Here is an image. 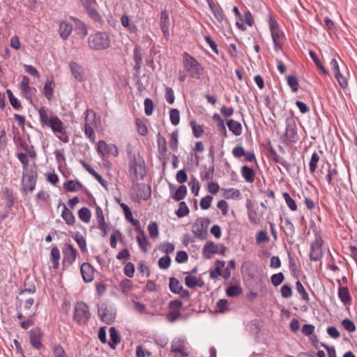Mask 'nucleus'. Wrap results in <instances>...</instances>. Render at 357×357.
<instances>
[{"label": "nucleus", "mask_w": 357, "mask_h": 357, "mask_svg": "<svg viewBox=\"0 0 357 357\" xmlns=\"http://www.w3.org/2000/svg\"><path fill=\"white\" fill-rule=\"evenodd\" d=\"M287 81L291 91L294 93L297 92L299 86L297 77L295 75H289L287 77Z\"/></svg>", "instance_id": "nucleus-53"}, {"label": "nucleus", "mask_w": 357, "mask_h": 357, "mask_svg": "<svg viewBox=\"0 0 357 357\" xmlns=\"http://www.w3.org/2000/svg\"><path fill=\"white\" fill-rule=\"evenodd\" d=\"M73 238L78 244V246L82 251V252H87V248H86V242L84 237L79 232L77 231L75 233L73 236Z\"/></svg>", "instance_id": "nucleus-36"}, {"label": "nucleus", "mask_w": 357, "mask_h": 357, "mask_svg": "<svg viewBox=\"0 0 357 357\" xmlns=\"http://www.w3.org/2000/svg\"><path fill=\"white\" fill-rule=\"evenodd\" d=\"M110 342L109 346L111 349H115L116 345L121 342V337L115 327H110L109 329Z\"/></svg>", "instance_id": "nucleus-27"}, {"label": "nucleus", "mask_w": 357, "mask_h": 357, "mask_svg": "<svg viewBox=\"0 0 357 357\" xmlns=\"http://www.w3.org/2000/svg\"><path fill=\"white\" fill-rule=\"evenodd\" d=\"M273 158V160L277 162L283 166L285 169L289 172V171L291 169V165L284 158L279 155L278 153H276Z\"/></svg>", "instance_id": "nucleus-56"}, {"label": "nucleus", "mask_w": 357, "mask_h": 357, "mask_svg": "<svg viewBox=\"0 0 357 357\" xmlns=\"http://www.w3.org/2000/svg\"><path fill=\"white\" fill-rule=\"evenodd\" d=\"M89 47L95 51L105 50L109 47L111 39L109 36L103 31H98L91 34L88 38Z\"/></svg>", "instance_id": "nucleus-3"}, {"label": "nucleus", "mask_w": 357, "mask_h": 357, "mask_svg": "<svg viewBox=\"0 0 357 357\" xmlns=\"http://www.w3.org/2000/svg\"><path fill=\"white\" fill-rule=\"evenodd\" d=\"M36 288L34 283L29 280V278L26 279L24 283V288L21 291V294L24 293L33 294L36 292Z\"/></svg>", "instance_id": "nucleus-50"}, {"label": "nucleus", "mask_w": 357, "mask_h": 357, "mask_svg": "<svg viewBox=\"0 0 357 357\" xmlns=\"http://www.w3.org/2000/svg\"><path fill=\"white\" fill-rule=\"evenodd\" d=\"M20 89L22 91V96L30 102H32V96L33 95V92L36 91V88L29 86Z\"/></svg>", "instance_id": "nucleus-61"}, {"label": "nucleus", "mask_w": 357, "mask_h": 357, "mask_svg": "<svg viewBox=\"0 0 357 357\" xmlns=\"http://www.w3.org/2000/svg\"><path fill=\"white\" fill-rule=\"evenodd\" d=\"M112 150H114L115 153H113L114 156L118 155V149L114 144L108 145L105 141L100 140L98 143V151L102 155L103 158H108L110 155Z\"/></svg>", "instance_id": "nucleus-17"}, {"label": "nucleus", "mask_w": 357, "mask_h": 357, "mask_svg": "<svg viewBox=\"0 0 357 357\" xmlns=\"http://www.w3.org/2000/svg\"><path fill=\"white\" fill-rule=\"evenodd\" d=\"M190 126L192 129V132L196 138H199L204 134V128L201 125H198L195 120H192L190 123Z\"/></svg>", "instance_id": "nucleus-46"}, {"label": "nucleus", "mask_w": 357, "mask_h": 357, "mask_svg": "<svg viewBox=\"0 0 357 357\" xmlns=\"http://www.w3.org/2000/svg\"><path fill=\"white\" fill-rule=\"evenodd\" d=\"M77 251L73 245L67 243L63 252L62 264L63 268L70 267L75 261Z\"/></svg>", "instance_id": "nucleus-11"}, {"label": "nucleus", "mask_w": 357, "mask_h": 357, "mask_svg": "<svg viewBox=\"0 0 357 357\" xmlns=\"http://www.w3.org/2000/svg\"><path fill=\"white\" fill-rule=\"evenodd\" d=\"M284 280V274L282 272H280L278 273L273 274L271 277V282L273 284V286L277 287L282 284V282Z\"/></svg>", "instance_id": "nucleus-62"}, {"label": "nucleus", "mask_w": 357, "mask_h": 357, "mask_svg": "<svg viewBox=\"0 0 357 357\" xmlns=\"http://www.w3.org/2000/svg\"><path fill=\"white\" fill-rule=\"evenodd\" d=\"M182 56L183 68L186 73L191 78L199 79L204 73L202 64L188 52H183Z\"/></svg>", "instance_id": "nucleus-2"}, {"label": "nucleus", "mask_w": 357, "mask_h": 357, "mask_svg": "<svg viewBox=\"0 0 357 357\" xmlns=\"http://www.w3.org/2000/svg\"><path fill=\"white\" fill-rule=\"evenodd\" d=\"M208 6L212 11L215 18L220 24H229V21L225 15L224 10L219 3H214L212 1H208Z\"/></svg>", "instance_id": "nucleus-15"}, {"label": "nucleus", "mask_w": 357, "mask_h": 357, "mask_svg": "<svg viewBox=\"0 0 357 357\" xmlns=\"http://www.w3.org/2000/svg\"><path fill=\"white\" fill-rule=\"evenodd\" d=\"M132 282L129 279L124 278L119 282V289L125 295H128L132 291Z\"/></svg>", "instance_id": "nucleus-34"}, {"label": "nucleus", "mask_w": 357, "mask_h": 357, "mask_svg": "<svg viewBox=\"0 0 357 357\" xmlns=\"http://www.w3.org/2000/svg\"><path fill=\"white\" fill-rule=\"evenodd\" d=\"M55 87V82L53 77L47 79L43 86V94L48 100H52L54 97V89Z\"/></svg>", "instance_id": "nucleus-24"}, {"label": "nucleus", "mask_w": 357, "mask_h": 357, "mask_svg": "<svg viewBox=\"0 0 357 357\" xmlns=\"http://www.w3.org/2000/svg\"><path fill=\"white\" fill-rule=\"evenodd\" d=\"M181 317L182 314L179 310H170L166 314V319L170 323H174Z\"/></svg>", "instance_id": "nucleus-58"}, {"label": "nucleus", "mask_w": 357, "mask_h": 357, "mask_svg": "<svg viewBox=\"0 0 357 357\" xmlns=\"http://www.w3.org/2000/svg\"><path fill=\"white\" fill-rule=\"evenodd\" d=\"M224 191L223 196L225 198L239 199L241 196L240 191L236 188L222 189Z\"/></svg>", "instance_id": "nucleus-41"}, {"label": "nucleus", "mask_w": 357, "mask_h": 357, "mask_svg": "<svg viewBox=\"0 0 357 357\" xmlns=\"http://www.w3.org/2000/svg\"><path fill=\"white\" fill-rule=\"evenodd\" d=\"M341 325L349 333H353L356 331V325L353 321L349 318H345L342 320Z\"/></svg>", "instance_id": "nucleus-51"}, {"label": "nucleus", "mask_w": 357, "mask_h": 357, "mask_svg": "<svg viewBox=\"0 0 357 357\" xmlns=\"http://www.w3.org/2000/svg\"><path fill=\"white\" fill-rule=\"evenodd\" d=\"M52 351L54 357H68L63 347L60 344H54Z\"/></svg>", "instance_id": "nucleus-55"}, {"label": "nucleus", "mask_w": 357, "mask_h": 357, "mask_svg": "<svg viewBox=\"0 0 357 357\" xmlns=\"http://www.w3.org/2000/svg\"><path fill=\"white\" fill-rule=\"evenodd\" d=\"M31 345L36 349H40L43 344V332L40 327H34L29 331Z\"/></svg>", "instance_id": "nucleus-13"}, {"label": "nucleus", "mask_w": 357, "mask_h": 357, "mask_svg": "<svg viewBox=\"0 0 357 357\" xmlns=\"http://www.w3.org/2000/svg\"><path fill=\"white\" fill-rule=\"evenodd\" d=\"M88 16L95 22H98L100 24H102L104 23V20L102 19L100 14L96 9V6L89 7L84 8Z\"/></svg>", "instance_id": "nucleus-26"}, {"label": "nucleus", "mask_w": 357, "mask_h": 357, "mask_svg": "<svg viewBox=\"0 0 357 357\" xmlns=\"http://www.w3.org/2000/svg\"><path fill=\"white\" fill-rule=\"evenodd\" d=\"M69 68L71 73L77 81L82 82L86 79L84 69L81 65L75 61H70Z\"/></svg>", "instance_id": "nucleus-16"}, {"label": "nucleus", "mask_w": 357, "mask_h": 357, "mask_svg": "<svg viewBox=\"0 0 357 357\" xmlns=\"http://www.w3.org/2000/svg\"><path fill=\"white\" fill-rule=\"evenodd\" d=\"M127 153L130 159L128 172L132 181H137L139 178L143 179L146 173L143 158L132 150L128 151Z\"/></svg>", "instance_id": "nucleus-1"}, {"label": "nucleus", "mask_w": 357, "mask_h": 357, "mask_svg": "<svg viewBox=\"0 0 357 357\" xmlns=\"http://www.w3.org/2000/svg\"><path fill=\"white\" fill-rule=\"evenodd\" d=\"M241 173L246 182L253 183L255 181V172L252 168L243 165L241 169Z\"/></svg>", "instance_id": "nucleus-25"}, {"label": "nucleus", "mask_w": 357, "mask_h": 357, "mask_svg": "<svg viewBox=\"0 0 357 357\" xmlns=\"http://www.w3.org/2000/svg\"><path fill=\"white\" fill-rule=\"evenodd\" d=\"M73 31V24L67 22L66 21H62L59 27V32L60 37L66 40L68 38L69 36Z\"/></svg>", "instance_id": "nucleus-23"}, {"label": "nucleus", "mask_w": 357, "mask_h": 357, "mask_svg": "<svg viewBox=\"0 0 357 357\" xmlns=\"http://www.w3.org/2000/svg\"><path fill=\"white\" fill-rule=\"evenodd\" d=\"M38 171L36 165L30 167L29 171L22 173V185L25 193L33 192L36 185Z\"/></svg>", "instance_id": "nucleus-6"}, {"label": "nucleus", "mask_w": 357, "mask_h": 357, "mask_svg": "<svg viewBox=\"0 0 357 357\" xmlns=\"http://www.w3.org/2000/svg\"><path fill=\"white\" fill-rule=\"evenodd\" d=\"M94 271H95V269L89 263L85 262L82 264L81 274H82L83 280L86 283L91 282L93 280Z\"/></svg>", "instance_id": "nucleus-19"}, {"label": "nucleus", "mask_w": 357, "mask_h": 357, "mask_svg": "<svg viewBox=\"0 0 357 357\" xmlns=\"http://www.w3.org/2000/svg\"><path fill=\"white\" fill-rule=\"evenodd\" d=\"M178 130H176L171 133L170 142H169L170 148L172 149L173 151H175V152L178 151Z\"/></svg>", "instance_id": "nucleus-49"}, {"label": "nucleus", "mask_w": 357, "mask_h": 357, "mask_svg": "<svg viewBox=\"0 0 357 357\" xmlns=\"http://www.w3.org/2000/svg\"><path fill=\"white\" fill-rule=\"evenodd\" d=\"M91 317L89 307L84 301H78L74 308L73 320L79 325L86 324Z\"/></svg>", "instance_id": "nucleus-5"}, {"label": "nucleus", "mask_w": 357, "mask_h": 357, "mask_svg": "<svg viewBox=\"0 0 357 357\" xmlns=\"http://www.w3.org/2000/svg\"><path fill=\"white\" fill-rule=\"evenodd\" d=\"M149 236L152 238H155L159 235L158 227L155 222H151L148 226Z\"/></svg>", "instance_id": "nucleus-63"}, {"label": "nucleus", "mask_w": 357, "mask_h": 357, "mask_svg": "<svg viewBox=\"0 0 357 357\" xmlns=\"http://www.w3.org/2000/svg\"><path fill=\"white\" fill-rule=\"evenodd\" d=\"M174 245L169 242H164L161 243L158 247V249L161 252L167 254L166 255H168V254L172 253L174 250Z\"/></svg>", "instance_id": "nucleus-59"}, {"label": "nucleus", "mask_w": 357, "mask_h": 357, "mask_svg": "<svg viewBox=\"0 0 357 357\" xmlns=\"http://www.w3.org/2000/svg\"><path fill=\"white\" fill-rule=\"evenodd\" d=\"M98 314L100 320L107 324H112L116 318V310L105 303L98 305Z\"/></svg>", "instance_id": "nucleus-7"}, {"label": "nucleus", "mask_w": 357, "mask_h": 357, "mask_svg": "<svg viewBox=\"0 0 357 357\" xmlns=\"http://www.w3.org/2000/svg\"><path fill=\"white\" fill-rule=\"evenodd\" d=\"M20 146L25 151L24 153L27 154L31 158L35 159L36 158V152L32 145L29 146L25 142H21Z\"/></svg>", "instance_id": "nucleus-48"}, {"label": "nucleus", "mask_w": 357, "mask_h": 357, "mask_svg": "<svg viewBox=\"0 0 357 357\" xmlns=\"http://www.w3.org/2000/svg\"><path fill=\"white\" fill-rule=\"evenodd\" d=\"M157 144L159 158L160 160H166L167 158V148L166 139L161 135L160 132L157 135Z\"/></svg>", "instance_id": "nucleus-20"}, {"label": "nucleus", "mask_w": 357, "mask_h": 357, "mask_svg": "<svg viewBox=\"0 0 357 357\" xmlns=\"http://www.w3.org/2000/svg\"><path fill=\"white\" fill-rule=\"evenodd\" d=\"M75 21H77L76 28L78 31L77 34L80 36L82 38H84L88 34V29L86 25L82 21L76 20L73 17Z\"/></svg>", "instance_id": "nucleus-45"}, {"label": "nucleus", "mask_w": 357, "mask_h": 357, "mask_svg": "<svg viewBox=\"0 0 357 357\" xmlns=\"http://www.w3.org/2000/svg\"><path fill=\"white\" fill-rule=\"evenodd\" d=\"M160 26L164 37L167 40L169 36V13L166 10H162L160 13Z\"/></svg>", "instance_id": "nucleus-18"}, {"label": "nucleus", "mask_w": 357, "mask_h": 357, "mask_svg": "<svg viewBox=\"0 0 357 357\" xmlns=\"http://www.w3.org/2000/svg\"><path fill=\"white\" fill-rule=\"evenodd\" d=\"M211 220L208 217L201 218L192 226V233L200 240H204L208 236V227Z\"/></svg>", "instance_id": "nucleus-8"}, {"label": "nucleus", "mask_w": 357, "mask_h": 357, "mask_svg": "<svg viewBox=\"0 0 357 357\" xmlns=\"http://www.w3.org/2000/svg\"><path fill=\"white\" fill-rule=\"evenodd\" d=\"M227 126L229 130L236 136H239L242 133V126L241 124L233 119L227 120Z\"/></svg>", "instance_id": "nucleus-29"}, {"label": "nucleus", "mask_w": 357, "mask_h": 357, "mask_svg": "<svg viewBox=\"0 0 357 357\" xmlns=\"http://www.w3.org/2000/svg\"><path fill=\"white\" fill-rule=\"evenodd\" d=\"M216 253H218V245L213 241H207L202 250L204 258L209 259L212 257V255Z\"/></svg>", "instance_id": "nucleus-22"}, {"label": "nucleus", "mask_w": 357, "mask_h": 357, "mask_svg": "<svg viewBox=\"0 0 357 357\" xmlns=\"http://www.w3.org/2000/svg\"><path fill=\"white\" fill-rule=\"evenodd\" d=\"M187 195V188L184 185H180L178 189L176 190L174 194L172 195V198L176 201L179 202L183 199Z\"/></svg>", "instance_id": "nucleus-40"}, {"label": "nucleus", "mask_w": 357, "mask_h": 357, "mask_svg": "<svg viewBox=\"0 0 357 357\" xmlns=\"http://www.w3.org/2000/svg\"><path fill=\"white\" fill-rule=\"evenodd\" d=\"M310 56L315 63L316 66L323 73L324 75H328V72L325 68V67L322 65L321 61L318 58L316 52L313 50H310L309 52Z\"/></svg>", "instance_id": "nucleus-42"}, {"label": "nucleus", "mask_w": 357, "mask_h": 357, "mask_svg": "<svg viewBox=\"0 0 357 357\" xmlns=\"http://www.w3.org/2000/svg\"><path fill=\"white\" fill-rule=\"evenodd\" d=\"M324 252L322 250V240L321 237L316 235L314 241L310 245V259L317 261L322 258Z\"/></svg>", "instance_id": "nucleus-12"}, {"label": "nucleus", "mask_w": 357, "mask_h": 357, "mask_svg": "<svg viewBox=\"0 0 357 357\" xmlns=\"http://www.w3.org/2000/svg\"><path fill=\"white\" fill-rule=\"evenodd\" d=\"M242 294V289L238 285H230L226 289V294L229 297H236Z\"/></svg>", "instance_id": "nucleus-44"}, {"label": "nucleus", "mask_w": 357, "mask_h": 357, "mask_svg": "<svg viewBox=\"0 0 357 357\" xmlns=\"http://www.w3.org/2000/svg\"><path fill=\"white\" fill-rule=\"evenodd\" d=\"M40 122L43 127L50 128L53 132H61L63 122L55 115L48 116L45 107H40L38 109Z\"/></svg>", "instance_id": "nucleus-4"}, {"label": "nucleus", "mask_w": 357, "mask_h": 357, "mask_svg": "<svg viewBox=\"0 0 357 357\" xmlns=\"http://www.w3.org/2000/svg\"><path fill=\"white\" fill-rule=\"evenodd\" d=\"M63 211L61 213V217L65 220L66 223L68 225H73L75 222V217L73 212L69 210L65 204H62Z\"/></svg>", "instance_id": "nucleus-28"}, {"label": "nucleus", "mask_w": 357, "mask_h": 357, "mask_svg": "<svg viewBox=\"0 0 357 357\" xmlns=\"http://www.w3.org/2000/svg\"><path fill=\"white\" fill-rule=\"evenodd\" d=\"M6 93L8 95L9 102L12 107L16 110L22 109V106L21 102L13 95L12 91L10 89H7Z\"/></svg>", "instance_id": "nucleus-37"}, {"label": "nucleus", "mask_w": 357, "mask_h": 357, "mask_svg": "<svg viewBox=\"0 0 357 357\" xmlns=\"http://www.w3.org/2000/svg\"><path fill=\"white\" fill-rule=\"evenodd\" d=\"M169 290L172 293L177 294L182 290L183 286L181 284L178 279L172 277L169 278Z\"/></svg>", "instance_id": "nucleus-39"}, {"label": "nucleus", "mask_w": 357, "mask_h": 357, "mask_svg": "<svg viewBox=\"0 0 357 357\" xmlns=\"http://www.w3.org/2000/svg\"><path fill=\"white\" fill-rule=\"evenodd\" d=\"M282 196L285 200V202L288 207L291 209L292 211H295L297 210V204L296 202L291 197L290 195L285 192H283Z\"/></svg>", "instance_id": "nucleus-57"}, {"label": "nucleus", "mask_w": 357, "mask_h": 357, "mask_svg": "<svg viewBox=\"0 0 357 357\" xmlns=\"http://www.w3.org/2000/svg\"><path fill=\"white\" fill-rule=\"evenodd\" d=\"M190 213V210L185 202H180L178 208L176 211V214L178 218H183Z\"/></svg>", "instance_id": "nucleus-52"}, {"label": "nucleus", "mask_w": 357, "mask_h": 357, "mask_svg": "<svg viewBox=\"0 0 357 357\" xmlns=\"http://www.w3.org/2000/svg\"><path fill=\"white\" fill-rule=\"evenodd\" d=\"M132 190L136 195L135 201L140 203L141 199L147 200L151 195L150 185L146 183H139L137 181L132 182Z\"/></svg>", "instance_id": "nucleus-9"}, {"label": "nucleus", "mask_w": 357, "mask_h": 357, "mask_svg": "<svg viewBox=\"0 0 357 357\" xmlns=\"http://www.w3.org/2000/svg\"><path fill=\"white\" fill-rule=\"evenodd\" d=\"M185 342L181 339H175L171 345V352L175 354V357H187L188 352L185 351Z\"/></svg>", "instance_id": "nucleus-14"}, {"label": "nucleus", "mask_w": 357, "mask_h": 357, "mask_svg": "<svg viewBox=\"0 0 357 357\" xmlns=\"http://www.w3.org/2000/svg\"><path fill=\"white\" fill-rule=\"evenodd\" d=\"M136 240L141 250L144 253H146L151 248V243L146 236L145 234H143V236H137Z\"/></svg>", "instance_id": "nucleus-31"}, {"label": "nucleus", "mask_w": 357, "mask_h": 357, "mask_svg": "<svg viewBox=\"0 0 357 357\" xmlns=\"http://www.w3.org/2000/svg\"><path fill=\"white\" fill-rule=\"evenodd\" d=\"M2 198L6 201L8 211L10 210L16 200V197L13 192V190L8 188H4L2 190Z\"/></svg>", "instance_id": "nucleus-21"}, {"label": "nucleus", "mask_w": 357, "mask_h": 357, "mask_svg": "<svg viewBox=\"0 0 357 357\" xmlns=\"http://www.w3.org/2000/svg\"><path fill=\"white\" fill-rule=\"evenodd\" d=\"M60 251L56 246H53L51 250L50 261L52 263L53 268L57 269L59 264Z\"/></svg>", "instance_id": "nucleus-33"}, {"label": "nucleus", "mask_w": 357, "mask_h": 357, "mask_svg": "<svg viewBox=\"0 0 357 357\" xmlns=\"http://www.w3.org/2000/svg\"><path fill=\"white\" fill-rule=\"evenodd\" d=\"M63 188L68 192H76L82 188L83 185L79 181L69 180L63 184Z\"/></svg>", "instance_id": "nucleus-35"}, {"label": "nucleus", "mask_w": 357, "mask_h": 357, "mask_svg": "<svg viewBox=\"0 0 357 357\" xmlns=\"http://www.w3.org/2000/svg\"><path fill=\"white\" fill-rule=\"evenodd\" d=\"M169 118L172 124L177 126L180 122L179 111L177 109H172L169 112Z\"/></svg>", "instance_id": "nucleus-60"}, {"label": "nucleus", "mask_w": 357, "mask_h": 357, "mask_svg": "<svg viewBox=\"0 0 357 357\" xmlns=\"http://www.w3.org/2000/svg\"><path fill=\"white\" fill-rule=\"evenodd\" d=\"M319 161V156L317 152H314L311 156V159L309 163L310 172L311 174L315 172L317 168V164Z\"/></svg>", "instance_id": "nucleus-54"}, {"label": "nucleus", "mask_w": 357, "mask_h": 357, "mask_svg": "<svg viewBox=\"0 0 357 357\" xmlns=\"http://www.w3.org/2000/svg\"><path fill=\"white\" fill-rule=\"evenodd\" d=\"M338 297L344 305L349 304L351 301V296L349 291V289L346 287H339Z\"/></svg>", "instance_id": "nucleus-30"}, {"label": "nucleus", "mask_w": 357, "mask_h": 357, "mask_svg": "<svg viewBox=\"0 0 357 357\" xmlns=\"http://www.w3.org/2000/svg\"><path fill=\"white\" fill-rule=\"evenodd\" d=\"M78 216L82 221L88 223L90 222L91 213L88 208L82 207L78 211Z\"/></svg>", "instance_id": "nucleus-43"}, {"label": "nucleus", "mask_w": 357, "mask_h": 357, "mask_svg": "<svg viewBox=\"0 0 357 357\" xmlns=\"http://www.w3.org/2000/svg\"><path fill=\"white\" fill-rule=\"evenodd\" d=\"M121 22L122 26L126 28L130 33H137L138 29L137 25L134 23H130V20L128 15H123L121 18Z\"/></svg>", "instance_id": "nucleus-32"}, {"label": "nucleus", "mask_w": 357, "mask_h": 357, "mask_svg": "<svg viewBox=\"0 0 357 357\" xmlns=\"http://www.w3.org/2000/svg\"><path fill=\"white\" fill-rule=\"evenodd\" d=\"M284 231L287 237L293 238L295 234V227L289 219L284 220Z\"/></svg>", "instance_id": "nucleus-47"}, {"label": "nucleus", "mask_w": 357, "mask_h": 357, "mask_svg": "<svg viewBox=\"0 0 357 357\" xmlns=\"http://www.w3.org/2000/svg\"><path fill=\"white\" fill-rule=\"evenodd\" d=\"M171 264V258L169 255L162 257L158 260V266L161 269H167Z\"/></svg>", "instance_id": "nucleus-64"}, {"label": "nucleus", "mask_w": 357, "mask_h": 357, "mask_svg": "<svg viewBox=\"0 0 357 357\" xmlns=\"http://www.w3.org/2000/svg\"><path fill=\"white\" fill-rule=\"evenodd\" d=\"M286 129L284 137L289 143H296L298 140L297 127L293 117H287L285 121Z\"/></svg>", "instance_id": "nucleus-10"}, {"label": "nucleus", "mask_w": 357, "mask_h": 357, "mask_svg": "<svg viewBox=\"0 0 357 357\" xmlns=\"http://www.w3.org/2000/svg\"><path fill=\"white\" fill-rule=\"evenodd\" d=\"M134 61L135 65L134 66V69L136 71H139L142 68V56L138 46H135L134 48Z\"/></svg>", "instance_id": "nucleus-38"}]
</instances>
